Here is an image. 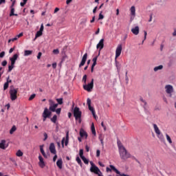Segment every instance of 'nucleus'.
I'll list each match as a JSON object with an SVG mask.
<instances>
[{"label":"nucleus","mask_w":176,"mask_h":176,"mask_svg":"<svg viewBox=\"0 0 176 176\" xmlns=\"http://www.w3.org/2000/svg\"><path fill=\"white\" fill-rule=\"evenodd\" d=\"M16 130H17V128H16V126L14 125L10 130V134H13Z\"/></svg>","instance_id":"c9c22d12"},{"label":"nucleus","mask_w":176,"mask_h":176,"mask_svg":"<svg viewBox=\"0 0 176 176\" xmlns=\"http://www.w3.org/2000/svg\"><path fill=\"white\" fill-rule=\"evenodd\" d=\"M50 152L53 153V155H56V153H57V151H56V146H54V143H51L50 144Z\"/></svg>","instance_id":"2eb2a0df"},{"label":"nucleus","mask_w":176,"mask_h":176,"mask_svg":"<svg viewBox=\"0 0 176 176\" xmlns=\"http://www.w3.org/2000/svg\"><path fill=\"white\" fill-rule=\"evenodd\" d=\"M52 53L54 54H58V53H60V51L58 50V49H56L52 51Z\"/></svg>","instance_id":"5fc2aeb1"},{"label":"nucleus","mask_w":176,"mask_h":176,"mask_svg":"<svg viewBox=\"0 0 176 176\" xmlns=\"http://www.w3.org/2000/svg\"><path fill=\"white\" fill-rule=\"evenodd\" d=\"M117 145L118 147V152L120 153V157L121 160L126 162L127 159H130V157H131V154L127 152V149H126L124 146H123V144H122V142H120V140H117Z\"/></svg>","instance_id":"f257e3e1"},{"label":"nucleus","mask_w":176,"mask_h":176,"mask_svg":"<svg viewBox=\"0 0 176 176\" xmlns=\"http://www.w3.org/2000/svg\"><path fill=\"white\" fill-rule=\"evenodd\" d=\"M56 166L57 167H58V168L60 170H61V168H63V160L60 158V159H58L56 162Z\"/></svg>","instance_id":"412c9836"},{"label":"nucleus","mask_w":176,"mask_h":176,"mask_svg":"<svg viewBox=\"0 0 176 176\" xmlns=\"http://www.w3.org/2000/svg\"><path fill=\"white\" fill-rule=\"evenodd\" d=\"M38 166L41 167V168H45L46 167V163L45 162V160H43V157L42 155H38Z\"/></svg>","instance_id":"1a4fd4ad"},{"label":"nucleus","mask_w":176,"mask_h":176,"mask_svg":"<svg viewBox=\"0 0 176 176\" xmlns=\"http://www.w3.org/2000/svg\"><path fill=\"white\" fill-rule=\"evenodd\" d=\"M109 168H111V171L113 170L114 173H116V174L120 175V171H119V170H118L115 166L109 165Z\"/></svg>","instance_id":"6ab92c4d"},{"label":"nucleus","mask_w":176,"mask_h":176,"mask_svg":"<svg viewBox=\"0 0 176 176\" xmlns=\"http://www.w3.org/2000/svg\"><path fill=\"white\" fill-rule=\"evenodd\" d=\"M41 57H42V52H38L37 55V59L41 60Z\"/></svg>","instance_id":"680f3d73"},{"label":"nucleus","mask_w":176,"mask_h":176,"mask_svg":"<svg viewBox=\"0 0 176 176\" xmlns=\"http://www.w3.org/2000/svg\"><path fill=\"white\" fill-rule=\"evenodd\" d=\"M157 135L161 141H164V136L163 135V133L160 132V134H157Z\"/></svg>","instance_id":"7c9ffc66"},{"label":"nucleus","mask_w":176,"mask_h":176,"mask_svg":"<svg viewBox=\"0 0 176 176\" xmlns=\"http://www.w3.org/2000/svg\"><path fill=\"white\" fill-rule=\"evenodd\" d=\"M144 38L142 41V43H144V41L146 39V36L148 35V33L146 32V30L144 31Z\"/></svg>","instance_id":"13d9d810"},{"label":"nucleus","mask_w":176,"mask_h":176,"mask_svg":"<svg viewBox=\"0 0 176 176\" xmlns=\"http://www.w3.org/2000/svg\"><path fill=\"white\" fill-rule=\"evenodd\" d=\"M165 89L167 94H170V97H171L172 96L171 93L174 91V88L173 87V86L170 85H166Z\"/></svg>","instance_id":"9d476101"},{"label":"nucleus","mask_w":176,"mask_h":176,"mask_svg":"<svg viewBox=\"0 0 176 176\" xmlns=\"http://www.w3.org/2000/svg\"><path fill=\"white\" fill-rule=\"evenodd\" d=\"M55 112H56L57 115H60V113H61V108L55 109Z\"/></svg>","instance_id":"864d4df0"},{"label":"nucleus","mask_w":176,"mask_h":176,"mask_svg":"<svg viewBox=\"0 0 176 176\" xmlns=\"http://www.w3.org/2000/svg\"><path fill=\"white\" fill-rule=\"evenodd\" d=\"M1 65L3 67H6V65H8V61L7 60H3L2 63H1Z\"/></svg>","instance_id":"4d7b16f0"},{"label":"nucleus","mask_w":176,"mask_h":176,"mask_svg":"<svg viewBox=\"0 0 176 176\" xmlns=\"http://www.w3.org/2000/svg\"><path fill=\"white\" fill-rule=\"evenodd\" d=\"M98 139L100 140L102 145H104V138H102V135H99Z\"/></svg>","instance_id":"37998d69"},{"label":"nucleus","mask_w":176,"mask_h":176,"mask_svg":"<svg viewBox=\"0 0 176 176\" xmlns=\"http://www.w3.org/2000/svg\"><path fill=\"white\" fill-rule=\"evenodd\" d=\"M94 87V79L92 78L91 82L88 83L87 85L85 84L83 85L84 90H86L88 92L91 91L93 90V88Z\"/></svg>","instance_id":"423d86ee"},{"label":"nucleus","mask_w":176,"mask_h":176,"mask_svg":"<svg viewBox=\"0 0 176 176\" xmlns=\"http://www.w3.org/2000/svg\"><path fill=\"white\" fill-rule=\"evenodd\" d=\"M43 136H44V139H43V141H46V140H47V133L46 132H45L43 133Z\"/></svg>","instance_id":"bf43d9fd"},{"label":"nucleus","mask_w":176,"mask_h":176,"mask_svg":"<svg viewBox=\"0 0 176 176\" xmlns=\"http://www.w3.org/2000/svg\"><path fill=\"white\" fill-rule=\"evenodd\" d=\"M32 54V50H25L24 56H31Z\"/></svg>","instance_id":"2f4dec72"},{"label":"nucleus","mask_w":176,"mask_h":176,"mask_svg":"<svg viewBox=\"0 0 176 176\" xmlns=\"http://www.w3.org/2000/svg\"><path fill=\"white\" fill-rule=\"evenodd\" d=\"M87 105L88 106L89 110L91 112L94 119H97V115H96V110L94 107H91V100L90 98L87 99Z\"/></svg>","instance_id":"39448f33"},{"label":"nucleus","mask_w":176,"mask_h":176,"mask_svg":"<svg viewBox=\"0 0 176 176\" xmlns=\"http://www.w3.org/2000/svg\"><path fill=\"white\" fill-rule=\"evenodd\" d=\"M91 131L93 135H94V137H96V126H94V122H92V123H91Z\"/></svg>","instance_id":"4be33fe9"},{"label":"nucleus","mask_w":176,"mask_h":176,"mask_svg":"<svg viewBox=\"0 0 176 176\" xmlns=\"http://www.w3.org/2000/svg\"><path fill=\"white\" fill-rule=\"evenodd\" d=\"M56 101H57V102H58V103H56V104H58V105H63V98H57V99H56Z\"/></svg>","instance_id":"473e14b6"},{"label":"nucleus","mask_w":176,"mask_h":176,"mask_svg":"<svg viewBox=\"0 0 176 176\" xmlns=\"http://www.w3.org/2000/svg\"><path fill=\"white\" fill-rule=\"evenodd\" d=\"M8 145H6V140H3L0 142V149H6Z\"/></svg>","instance_id":"f3484780"},{"label":"nucleus","mask_w":176,"mask_h":176,"mask_svg":"<svg viewBox=\"0 0 176 176\" xmlns=\"http://www.w3.org/2000/svg\"><path fill=\"white\" fill-rule=\"evenodd\" d=\"M40 152L45 159H47V155H46V153H45V150H43V145L40 146Z\"/></svg>","instance_id":"5701e85b"},{"label":"nucleus","mask_w":176,"mask_h":176,"mask_svg":"<svg viewBox=\"0 0 176 176\" xmlns=\"http://www.w3.org/2000/svg\"><path fill=\"white\" fill-rule=\"evenodd\" d=\"M12 87H13V86L10 87L9 91L10 100L12 101H16V100H17V93H19V89H12Z\"/></svg>","instance_id":"20e7f679"},{"label":"nucleus","mask_w":176,"mask_h":176,"mask_svg":"<svg viewBox=\"0 0 176 176\" xmlns=\"http://www.w3.org/2000/svg\"><path fill=\"white\" fill-rule=\"evenodd\" d=\"M65 141V138H63L62 141H61V145L62 148H64V142Z\"/></svg>","instance_id":"69168bd1"},{"label":"nucleus","mask_w":176,"mask_h":176,"mask_svg":"<svg viewBox=\"0 0 176 176\" xmlns=\"http://www.w3.org/2000/svg\"><path fill=\"white\" fill-rule=\"evenodd\" d=\"M127 74H129V71L126 70L125 72V80L126 83H129V76H127Z\"/></svg>","instance_id":"3c124183"},{"label":"nucleus","mask_w":176,"mask_h":176,"mask_svg":"<svg viewBox=\"0 0 176 176\" xmlns=\"http://www.w3.org/2000/svg\"><path fill=\"white\" fill-rule=\"evenodd\" d=\"M51 122H52V123H56V122H57V115H54V116L51 118Z\"/></svg>","instance_id":"f704fd0d"},{"label":"nucleus","mask_w":176,"mask_h":176,"mask_svg":"<svg viewBox=\"0 0 176 176\" xmlns=\"http://www.w3.org/2000/svg\"><path fill=\"white\" fill-rule=\"evenodd\" d=\"M67 58H68V56H67L66 54H65V55L62 57L60 62H61V63H64V62L65 61V60H67Z\"/></svg>","instance_id":"09e8293b"},{"label":"nucleus","mask_w":176,"mask_h":176,"mask_svg":"<svg viewBox=\"0 0 176 176\" xmlns=\"http://www.w3.org/2000/svg\"><path fill=\"white\" fill-rule=\"evenodd\" d=\"M160 69H163V65H159V66H157V67H155L154 68L155 72H157V71H159V70H160Z\"/></svg>","instance_id":"72a5a7b5"},{"label":"nucleus","mask_w":176,"mask_h":176,"mask_svg":"<svg viewBox=\"0 0 176 176\" xmlns=\"http://www.w3.org/2000/svg\"><path fill=\"white\" fill-rule=\"evenodd\" d=\"M155 132L156 134H160V129H159V127H157V125L156 124H153Z\"/></svg>","instance_id":"393cba45"},{"label":"nucleus","mask_w":176,"mask_h":176,"mask_svg":"<svg viewBox=\"0 0 176 176\" xmlns=\"http://www.w3.org/2000/svg\"><path fill=\"white\" fill-rule=\"evenodd\" d=\"M131 32L134 34V35H138V34H140V27L136 26L134 28L131 29Z\"/></svg>","instance_id":"a211bd4d"},{"label":"nucleus","mask_w":176,"mask_h":176,"mask_svg":"<svg viewBox=\"0 0 176 176\" xmlns=\"http://www.w3.org/2000/svg\"><path fill=\"white\" fill-rule=\"evenodd\" d=\"M65 146H68V144L69 142V132L66 133V137L65 138Z\"/></svg>","instance_id":"aec40b11"},{"label":"nucleus","mask_w":176,"mask_h":176,"mask_svg":"<svg viewBox=\"0 0 176 176\" xmlns=\"http://www.w3.org/2000/svg\"><path fill=\"white\" fill-rule=\"evenodd\" d=\"M73 113L76 120H78L80 124L82 123V111H80L79 107H75Z\"/></svg>","instance_id":"f03ea898"},{"label":"nucleus","mask_w":176,"mask_h":176,"mask_svg":"<svg viewBox=\"0 0 176 176\" xmlns=\"http://www.w3.org/2000/svg\"><path fill=\"white\" fill-rule=\"evenodd\" d=\"M14 64L16 63L11 62V64L8 65V72H12V70L14 68Z\"/></svg>","instance_id":"a878e982"},{"label":"nucleus","mask_w":176,"mask_h":176,"mask_svg":"<svg viewBox=\"0 0 176 176\" xmlns=\"http://www.w3.org/2000/svg\"><path fill=\"white\" fill-rule=\"evenodd\" d=\"M58 107V104H54L53 102L50 104L49 110L50 112H56V109Z\"/></svg>","instance_id":"4468645a"},{"label":"nucleus","mask_w":176,"mask_h":176,"mask_svg":"<svg viewBox=\"0 0 176 176\" xmlns=\"http://www.w3.org/2000/svg\"><path fill=\"white\" fill-rule=\"evenodd\" d=\"M80 136L81 137V138H85V140H87V132H86V131H85V129H83L82 128L80 129Z\"/></svg>","instance_id":"f8f14e48"},{"label":"nucleus","mask_w":176,"mask_h":176,"mask_svg":"<svg viewBox=\"0 0 176 176\" xmlns=\"http://www.w3.org/2000/svg\"><path fill=\"white\" fill-rule=\"evenodd\" d=\"M14 49H16V46H14L13 47L10 48L9 50V53H13V52H14Z\"/></svg>","instance_id":"0e129e2a"},{"label":"nucleus","mask_w":176,"mask_h":176,"mask_svg":"<svg viewBox=\"0 0 176 176\" xmlns=\"http://www.w3.org/2000/svg\"><path fill=\"white\" fill-rule=\"evenodd\" d=\"M16 155L18 156V157H21V156H23V151H21V150H19L16 152Z\"/></svg>","instance_id":"e433bc0d"},{"label":"nucleus","mask_w":176,"mask_h":176,"mask_svg":"<svg viewBox=\"0 0 176 176\" xmlns=\"http://www.w3.org/2000/svg\"><path fill=\"white\" fill-rule=\"evenodd\" d=\"M8 89H9V84L6 82L3 85V90H8Z\"/></svg>","instance_id":"a18cd8bd"},{"label":"nucleus","mask_w":176,"mask_h":176,"mask_svg":"<svg viewBox=\"0 0 176 176\" xmlns=\"http://www.w3.org/2000/svg\"><path fill=\"white\" fill-rule=\"evenodd\" d=\"M130 158H131L132 160H135V162H137V163H138V164H141V162H140V161H139L138 159H136L134 155H131Z\"/></svg>","instance_id":"58836bf2"},{"label":"nucleus","mask_w":176,"mask_h":176,"mask_svg":"<svg viewBox=\"0 0 176 176\" xmlns=\"http://www.w3.org/2000/svg\"><path fill=\"white\" fill-rule=\"evenodd\" d=\"M140 101L144 104V109H146V107H146V105H147V104H148V103L146 102V101H145V100H144V98H140Z\"/></svg>","instance_id":"a19ab883"},{"label":"nucleus","mask_w":176,"mask_h":176,"mask_svg":"<svg viewBox=\"0 0 176 176\" xmlns=\"http://www.w3.org/2000/svg\"><path fill=\"white\" fill-rule=\"evenodd\" d=\"M82 82L86 85L87 82V75L85 74L82 77Z\"/></svg>","instance_id":"c03bdc74"},{"label":"nucleus","mask_w":176,"mask_h":176,"mask_svg":"<svg viewBox=\"0 0 176 176\" xmlns=\"http://www.w3.org/2000/svg\"><path fill=\"white\" fill-rule=\"evenodd\" d=\"M86 61H87V53H85L81 60L80 63L79 64V68H82L85 64H86Z\"/></svg>","instance_id":"9b49d317"},{"label":"nucleus","mask_w":176,"mask_h":176,"mask_svg":"<svg viewBox=\"0 0 176 176\" xmlns=\"http://www.w3.org/2000/svg\"><path fill=\"white\" fill-rule=\"evenodd\" d=\"M43 35V32H41L40 30L37 31L35 34L34 39H36L37 38H39V36H42Z\"/></svg>","instance_id":"cd10ccee"},{"label":"nucleus","mask_w":176,"mask_h":176,"mask_svg":"<svg viewBox=\"0 0 176 176\" xmlns=\"http://www.w3.org/2000/svg\"><path fill=\"white\" fill-rule=\"evenodd\" d=\"M123 49V45L122 44H119L116 50V56H115V63L116 67L118 68L119 65V62L118 61V57H120V54H122V50Z\"/></svg>","instance_id":"7ed1b4c3"},{"label":"nucleus","mask_w":176,"mask_h":176,"mask_svg":"<svg viewBox=\"0 0 176 176\" xmlns=\"http://www.w3.org/2000/svg\"><path fill=\"white\" fill-rule=\"evenodd\" d=\"M96 48L99 50L98 56L101 54V50L104 49V38H101L96 45Z\"/></svg>","instance_id":"6e6552de"},{"label":"nucleus","mask_w":176,"mask_h":176,"mask_svg":"<svg viewBox=\"0 0 176 176\" xmlns=\"http://www.w3.org/2000/svg\"><path fill=\"white\" fill-rule=\"evenodd\" d=\"M91 173H94V174H96L98 176H104L102 175V172L100 170V168H98L97 166H93L90 168Z\"/></svg>","instance_id":"0eeeda50"},{"label":"nucleus","mask_w":176,"mask_h":176,"mask_svg":"<svg viewBox=\"0 0 176 176\" xmlns=\"http://www.w3.org/2000/svg\"><path fill=\"white\" fill-rule=\"evenodd\" d=\"M104 19V15L102 14V11H101L98 16V20H102Z\"/></svg>","instance_id":"de8ad7c7"},{"label":"nucleus","mask_w":176,"mask_h":176,"mask_svg":"<svg viewBox=\"0 0 176 176\" xmlns=\"http://www.w3.org/2000/svg\"><path fill=\"white\" fill-rule=\"evenodd\" d=\"M43 116H45L46 118H50L52 116V111H49V109H47V107H45L43 113Z\"/></svg>","instance_id":"ddd939ff"},{"label":"nucleus","mask_w":176,"mask_h":176,"mask_svg":"<svg viewBox=\"0 0 176 176\" xmlns=\"http://www.w3.org/2000/svg\"><path fill=\"white\" fill-rule=\"evenodd\" d=\"M14 64L16 63L11 62V64L8 65V72H12V70L14 68Z\"/></svg>","instance_id":"bb28decb"},{"label":"nucleus","mask_w":176,"mask_h":176,"mask_svg":"<svg viewBox=\"0 0 176 176\" xmlns=\"http://www.w3.org/2000/svg\"><path fill=\"white\" fill-rule=\"evenodd\" d=\"M166 140L169 142V144H173V141L171 140V138L170 137V135H168V134L166 133Z\"/></svg>","instance_id":"4c0bfd02"},{"label":"nucleus","mask_w":176,"mask_h":176,"mask_svg":"<svg viewBox=\"0 0 176 176\" xmlns=\"http://www.w3.org/2000/svg\"><path fill=\"white\" fill-rule=\"evenodd\" d=\"M10 17H12L13 16H19L17 14H14V8H10Z\"/></svg>","instance_id":"b1692460"},{"label":"nucleus","mask_w":176,"mask_h":176,"mask_svg":"<svg viewBox=\"0 0 176 176\" xmlns=\"http://www.w3.org/2000/svg\"><path fill=\"white\" fill-rule=\"evenodd\" d=\"M101 153V151L100 150L96 151V157H100V155Z\"/></svg>","instance_id":"e2e57ef3"},{"label":"nucleus","mask_w":176,"mask_h":176,"mask_svg":"<svg viewBox=\"0 0 176 176\" xmlns=\"http://www.w3.org/2000/svg\"><path fill=\"white\" fill-rule=\"evenodd\" d=\"M79 156H80V159L85 157V155H83V149L82 148L80 149V151H79Z\"/></svg>","instance_id":"ea45409f"},{"label":"nucleus","mask_w":176,"mask_h":176,"mask_svg":"<svg viewBox=\"0 0 176 176\" xmlns=\"http://www.w3.org/2000/svg\"><path fill=\"white\" fill-rule=\"evenodd\" d=\"M81 159H82V162L85 163V164H89V160H87V158H86V157H83Z\"/></svg>","instance_id":"79ce46f5"},{"label":"nucleus","mask_w":176,"mask_h":176,"mask_svg":"<svg viewBox=\"0 0 176 176\" xmlns=\"http://www.w3.org/2000/svg\"><path fill=\"white\" fill-rule=\"evenodd\" d=\"M10 76H8V78H7V81H6V82L9 85V83H12V80H10Z\"/></svg>","instance_id":"774afa93"},{"label":"nucleus","mask_w":176,"mask_h":176,"mask_svg":"<svg viewBox=\"0 0 176 176\" xmlns=\"http://www.w3.org/2000/svg\"><path fill=\"white\" fill-rule=\"evenodd\" d=\"M15 41H17V37H14V38H10L8 40V43H10V42H14Z\"/></svg>","instance_id":"603ef678"},{"label":"nucleus","mask_w":176,"mask_h":176,"mask_svg":"<svg viewBox=\"0 0 176 176\" xmlns=\"http://www.w3.org/2000/svg\"><path fill=\"white\" fill-rule=\"evenodd\" d=\"M43 29H44L43 23H42L38 31H41V32H43Z\"/></svg>","instance_id":"338daca9"},{"label":"nucleus","mask_w":176,"mask_h":176,"mask_svg":"<svg viewBox=\"0 0 176 176\" xmlns=\"http://www.w3.org/2000/svg\"><path fill=\"white\" fill-rule=\"evenodd\" d=\"M76 160L78 164H79V166H80V167H82L83 163H82V160H80V158L79 157V156H77V157H76Z\"/></svg>","instance_id":"c85d7f7f"},{"label":"nucleus","mask_w":176,"mask_h":176,"mask_svg":"<svg viewBox=\"0 0 176 176\" xmlns=\"http://www.w3.org/2000/svg\"><path fill=\"white\" fill-rule=\"evenodd\" d=\"M35 97H36V94H32L28 99L29 101H32V100H34V98H35Z\"/></svg>","instance_id":"49530a36"},{"label":"nucleus","mask_w":176,"mask_h":176,"mask_svg":"<svg viewBox=\"0 0 176 176\" xmlns=\"http://www.w3.org/2000/svg\"><path fill=\"white\" fill-rule=\"evenodd\" d=\"M131 16H135V6H132L131 8Z\"/></svg>","instance_id":"c756f323"},{"label":"nucleus","mask_w":176,"mask_h":176,"mask_svg":"<svg viewBox=\"0 0 176 176\" xmlns=\"http://www.w3.org/2000/svg\"><path fill=\"white\" fill-rule=\"evenodd\" d=\"M5 57V52L3 51L0 53V58H3Z\"/></svg>","instance_id":"052dcab7"},{"label":"nucleus","mask_w":176,"mask_h":176,"mask_svg":"<svg viewBox=\"0 0 176 176\" xmlns=\"http://www.w3.org/2000/svg\"><path fill=\"white\" fill-rule=\"evenodd\" d=\"M20 56V54L18 52L15 54H14L12 56V57L10 58V61H11V63H16V61L17 60V59L19 58V56Z\"/></svg>","instance_id":"dca6fc26"},{"label":"nucleus","mask_w":176,"mask_h":176,"mask_svg":"<svg viewBox=\"0 0 176 176\" xmlns=\"http://www.w3.org/2000/svg\"><path fill=\"white\" fill-rule=\"evenodd\" d=\"M86 23H87V18H84L81 19V22L80 24H85Z\"/></svg>","instance_id":"8fccbe9b"},{"label":"nucleus","mask_w":176,"mask_h":176,"mask_svg":"<svg viewBox=\"0 0 176 176\" xmlns=\"http://www.w3.org/2000/svg\"><path fill=\"white\" fill-rule=\"evenodd\" d=\"M100 55H98H98L96 56H95L93 59H92V61H93V63H97V59L98 58V56H99Z\"/></svg>","instance_id":"6e6d98bb"}]
</instances>
